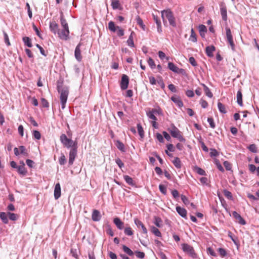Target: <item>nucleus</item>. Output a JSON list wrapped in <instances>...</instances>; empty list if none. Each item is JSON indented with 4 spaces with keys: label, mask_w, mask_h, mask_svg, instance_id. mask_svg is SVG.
Wrapping results in <instances>:
<instances>
[{
    "label": "nucleus",
    "mask_w": 259,
    "mask_h": 259,
    "mask_svg": "<svg viewBox=\"0 0 259 259\" xmlns=\"http://www.w3.org/2000/svg\"><path fill=\"white\" fill-rule=\"evenodd\" d=\"M161 17L163 19V21L164 23L165 18H166L170 25L173 27L176 26L175 18L172 12L169 9L164 10L161 11Z\"/></svg>",
    "instance_id": "f257e3e1"
},
{
    "label": "nucleus",
    "mask_w": 259,
    "mask_h": 259,
    "mask_svg": "<svg viewBox=\"0 0 259 259\" xmlns=\"http://www.w3.org/2000/svg\"><path fill=\"white\" fill-rule=\"evenodd\" d=\"M60 141L62 144L67 148H73L77 147V142L73 141L67 138L65 134H62L60 136Z\"/></svg>",
    "instance_id": "f03ea898"
},
{
    "label": "nucleus",
    "mask_w": 259,
    "mask_h": 259,
    "mask_svg": "<svg viewBox=\"0 0 259 259\" xmlns=\"http://www.w3.org/2000/svg\"><path fill=\"white\" fill-rule=\"evenodd\" d=\"M58 92L60 94V99L61 104V108L62 109H64L66 106L69 91L67 88H63L61 89L58 88Z\"/></svg>",
    "instance_id": "7ed1b4c3"
},
{
    "label": "nucleus",
    "mask_w": 259,
    "mask_h": 259,
    "mask_svg": "<svg viewBox=\"0 0 259 259\" xmlns=\"http://www.w3.org/2000/svg\"><path fill=\"white\" fill-rule=\"evenodd\" d=\"M168 131L170 133L172 137L177 138L181 142L184 141V139L181 135L180 131L175 125H172L169 127Z\"/></svg>",
    "instance_id": "20e7f679"
},
{
    "label": "nucleus",
    "mask_w": 259,
    "mask_h": 259,
    "mask_svg": "<svg viewBox=\"0 0 259 259\" xmlns=\"http://www.w3.org/2000/svg\"><path fill=\"white\" fill-rule=\"evenodd\" d=\"M108 28L111 32H115L117 31V34L118 36L124 35V32L123 29L118 26H116L113 21H110L108 23Z\"/></svg>",
    "instance_id": "39448f33"
},
{
    "label": "nucleus",
    "mask_w": 259,
    "mask_h": 259,
    "mask_svg": "<svg viewBox=\"0 0 259 259\" xmlns=\"http://www.w3.org/2000/svg\"><path fill=\"white\" fill-rule=\"evenodd\" d=\"M226 32L227 41L230 44L231 49L233 51H234L235 46L233 41V36L232 35L230 29L228 27H226Z\"/></svg>",
    "instance_id": "423d86ee"
},
{
    "label": "nucleus",
    "mask_w": 259,
    "mask_h": 259,
    "mask_svg": "<svg viewBox=\"0 0 259 259\" xmlns=\"http://www.w3.org/2000/svg\"><path fill=\"white\" fill-rule=\"evenodd\" d=\"M59 37L62 39L67 40L69 38V28H62V30H59L57 33Z\"/></svg>",
    "instance_id": "0eeeda50"
},
{
    "label": "nucleus",
    "mask_w": 259,
    "mask_h": 259,
    "mask_svg": "<svg viewBox=\"0 0 259 259\" xmlns=\"http://www.w3.org/2000/svg\"><path fill=\"white\" fill-rule=\"evenodd\" d=\"M182 249L187 254L192 257H194V250L193 247L187 244L184 243L182 244Z\"/></svg>",
    "instance_id": "6e6552de"
},
{
    "label": "nucleus",
    "mask_w": 259,
    "mask_h": 259,
    "mask_svg": "<svg viewBox=\"0 0 259 259\" xmlns=\"http://www.w3.org/2000/svg\"><path fill=\"white\" fill-rule=\"evenodd\" d=\"M77 147L71 148L69 152V165H71L73 164L74 159L77 155Z\"/></svg>",
    "instance_id": "1a4fd4ad"
},
{
    "label": "nucleus",
    "mask_w": 259,
    "mask_h": 259,
    "mask_svg": "<svg viewBox=\"0 0 259 259\" xmlns=\"http://www.w3.org/2000/svg\"><path fill=\"white\" fill-rule=\"evenodd\" d=\"M128 77L125 74H123L121 76V79L120 83L121 89L122 90H126L128 88Z\"/></svg>",
    "instance_id": "9d476101"
},
{
    "label": "nucleus",
    "mask_w": 259,
    "mask_h": 259,
    "mask_svg": "<svg viewBox=\"0 0 259 259\" xmlns=\"http://www.w3.org/2000/svg\"><path fill=\"white\" fill-rule=\"evenodd\" d=\"M233 217L237 220V222L242 225L246 224L245 221L242 218V217L236 211H233L232 213Z\"/></svg>",
    "instance_id": "9b49d317"
},
{
    "label": "nucleus",
    "mask_w": 259,
    "mask_h": 259,
    "mask_svg": "<svg viewBox=\"0 0 259 259\" xmlns=\"http://www.w3.org/2000/svg\"><path fill=\"white\" fill-rule=\"evenodd\" d=\"M80 44L77 45L75 49L74 55L76 59L80 62L82 60V56L81 55V51L80 49Z\"/></svg>",
    "instance_id": "f8f14e48"
},
{
    "label": "nucleus",
    "mask_w": 259,
    "mask_h": 259,
    "mask_svg": "<svg viewBox=\"0 0 259 259\" xmlns=\"http://www.w3.org/2000/svg\"><path fill=\"white\" fill-rule=\"evenodd\" d=\"M50 29L53 33L56 34L59 30V25L55 21L51 22L50 23Z\"/></svg>",
    "instance_id": "ddd939ff"
},
{
    "label": "nucleus",
    "mask_w": 259,
    "mask_h": 259,
    "mask_svg": "<svg viewBox=\"0 0 259 259\" xmlns=\"http://www.w3.org/2000/svg\"><path fill=\"white\" fill-rule=\"evenodd\" d=\"M61 196V186L60 184L57 183L54 189V197L56 200L59 199Z\"/></svg>",
    "instance_id": "4468645a"
},
{
    "label": "nucleus",
    "mask_w": 259,
    "mask_h": 259,
    "mask_svg": "<svg viewBox=\"0 0 259 259\" xmlns=\"http://www.w3.org/2000/svg\"><path fill=\"white\" fill-rule=\"evenodd\" d=\"M220 12L222 16V19L226 21L227 20V8L224 5H221L220 6Z\"/></svg>",
    "instance_id": "2eb2a0df"
},
{
    "label": "nucleus",
    "mask_w": 259,
    "mask_h": 259,
    "mask_svg": "<svg viewBox=\"0 0 259 259\" xmlns=\"http://www.w3.org/2000/svg\"><path fill=\"white\" fill-rule=\"evenodd\" d=\"M92 219L95 222H98L101 219V215L99 210L95 209L92 214Z\"/></svg>",
    "instance_id": "dca6fc26"
},
{
    "label": "nucleus",
    "mask_w": 259,
    "mask_h": 259,
    "mask_svg": "<svg viewBox=\"0 0 259 259\" xmlns=\"http://www.w3.org/2000/svg\"><path fill=\"white\" fill-rule=\"evenodd\" d=\"M134 222H135V224H136V225L138 228H140V227L141 228L143 233L147 234V229L141 221H140L138 219H135L134 220Z\"/></svg>",
    "instance_id": "f3484780"
},
{
    "label": "nucleus",
    "mask_w": 259,
    "mask_h": 259,
    "mask_svg": "<svg viewBox=\"0 0 259 259\" xmlns=\"http://www.w3.org/2000/svg\"><path fill=\"white\" fill-rule=\"evenodd\" d=\"M113 223L116 225L117 228L119 230H122L124 228V223L122 222L119 218H115L113 220Z\"/></svg>",
    "instance_id": "a211bd4d"
},
{
    "label": "nucleus",
    "mask_w": 259,
    "mask_h": 259,
    "mask_svg": "<svg viewBox=\"0 0 259 259\" xmlns=\"http://www.w3.org/2000/svg\"><path fill=\"white\" fill-rule=\"evenodd\" d=\"M176 210L180 215L183 218H185L187 215L186 210L179 206L176 207Z\"/></svg>",
    "instance_id": "6ab92c4d"
},
{
    "label": "nucleus",
    "mask_w": 259,
    "mask_h": 259,
    "mask_svg": "<svg viewBox=\"0 0 259 259\" xmlns=\"http://www.w3.org/2000/svg\"><path fill=\"white\" fill-rule=\"evenodd\" d=\"M18 172L23 176H25L27 173V170L25 167V164L24 162H22V165L18 166L17 168Z\"/></svg>",
    "instance_id": "aec40b11"
},
{
    "label": "nucleus",
    "mask_w": 259,
    "mask_h": 259,
    "mask_svg": "<svg viewBox=\"0 0 259 259\" xmlns=\"http://www.w3.org/2000/svg\"><path fill=\"white\" fill-rule=\"evenodd\" d=\"M171 100L172 102H174L177 106L179 107H181L183 106V103L182 101L177 96H172L171 98Z\"/></svg>",
    "instance_id": "412c9836"
},
{
    "label": "nucleus",
    "mask_w": 259,
    "mask_h": 259,
    "mask_svg": "<svg viewBox=\"0 0 259 259\" xmlns=\"http://www.w3.org/2000/svg\"><path fill=\"white\" fill-rule=\"evenodd\" d=\"M200 35L202 37H204L207 31L206 27L204 25H200L198 26Z\"/></svg>",
    "instance_id": "4be33fe9"
},
{
    "label": "nucleus",
    "mask_w": 259,
    "mask_h": 259,
    "mask_svg": "<svg viewBox=\"0 0 259 259\" xmlns=\"http://www.w3.org/2000/svg\"><path fill=\"white\" fill-rule=\"evenodd\" d=\"M237 102L240 106H243L242 94L241 90H239L237 93Z\"/></svg>",
    "instance_id": "5701e85b"
},
{
    "label": "nucleus",
    "mask_w": 259,
    "mask_h": 259,
    "mask_svg": "<svg viewBox=\"0 0 259 259\" xmlns=\"http://www.w3.org/2000/svg\"><path fill=\"white\" fill-rule=\"evenodd\" d=\"M8 217H9L8 213H6V212H1L0 213V219H1L2 222L5 224H7L9 222Z\"/></svg>",
    "instance_id": "b1692460"
},
{
    "label": "nucleus",
    "mask_w": 259,
    "mask_h": 259,
    "mask_svg": "<svg viewBox=\"0 0 259 259\" xmlns=\"http://www.w3.org/2000/svg\"><path fill=\"white\" fill-rule=\"evenodd\" d=\"M60 23L61 25L63 28H69L68 23L65 20V19L64 18V16L62 14V13H61L60 16Z\"/></svg>",
    "instance_id": "393cba45"
},
{
    "label": "nucleus",
    "mask_w": 259,
    "mask_h": 259,
    "mask_svg": "<svg viewBox=\"0 0 259 259\" xmlns=\"http://www.w3.org/2000/svg\"><path fill=\"white\" fill-rule=\"evenodd\" d=\"M215 48L213 46L207 47L206 48V53L208 56L211 57L213 56L212 53L214 51Z\"/></svg>",
    "instance_id": "a878e982"
},
{
    "label": "nucleus",
    "mask_w": 259,
    "mask_h": 259,
    "mask_svg": "<svg viewBox=\"0 0 259 259\" xmlns=\"http://www.w3.org/2000/svg\"><path fill=\"white\" fill-rule=\"evenodd\" d=\"M115 145L117 148L121 152H124L125 151L124 145L121 141H117Z\"/></svg>",
    "instance_id": "bb28decb"
},
{
    "label": "nucleus",
    "mask_w": 259,
    "mask_h": 259,
    "mask_svg": "<svg viewBox=\"0 0 259 259\" xmlns=\"http://www.w3.org/2000/svg\"><path fill=\"white\" fill-rule=\"evenodd\" d=\"M22 40L25 45L27 46L29 48L32 47V45L31 44V40L29 37L27 36L23 37Z\"/></svg>",
    "instance_id": "cd10ccee"
},
{
    "label": "nucleus",
    "mask_w": 259,
    "mask_h": 259,
    "mask_svg": "<svg viewBox=\"0 0 259 259\" xmlns=\"http://www.w3.org/2000/svg\"><path fill=\"white\" fill-rule=\"evenodd\" d=\"M168 68L174 72L178 73L179 72V69L172 62L168 63Z\"/></svg>",
    "instance_id": "c85d7f7f"
},
{
    "label": "nucleus",
    "mask_w": 259,
    "mask_h": 259,
    "mask_svg": "<svg viewBox=\"0 0 259 259\" xmlns=\"http://www.w3.org/2000/svg\"><path fill=\"white\" fill-rule=\"evenodd\" d=\"M134 34V32H132L130 35L126 42L127 45L130 47H134V43L133 41V35Z\"/></svg>",
    "instance_id": "c756f323"
},
{
    "label": "nucleus",
    "mask_w": 259,
    "mask_h": 259,
    "mask_svg": "<svg viewBox=\"0 0 259 259\" xmlns=\"http://www.w3.org/2000/svg\"><path fill=\"white\" fill-rule=\"evenodd\" d=\"M123 178L124 181L126 182L127 184L131 186H134V183L133 179L127 175H125L123 176Z\"/></svg>",
    "instance_id": "7c9ffc66"
},
{
    "label": "nucleus",
    "mask_w": 259,
    "mask_h": 259,
    "mask_svg": "<svg viewBox=\"0 0 259 259\" xmlns=\"http://www.w3.org/2000/svg\"><path fill=\"white\" fill-rule=\"evenodd\" d=\"M122 249L124 252L127 253L128 255L132 256L134 255V252L126 245H122Z\"/></svg>",
    "instance_id": "2f4dec72"
},
{
    "label": "nucleus",
    "mask_w": 259,
    "mask_h": 259,
    "mask_svg": "<svg viewBox=\"0 0 259 259\" xmlns=\"http://www.w3.org/2000/svg\"><path fill=\"white\" fill-rule=\"evenodd\" d=\"M111 6L113 9H117L120 7V3L118 0H111Z\"/></svg>",
    "instance_id": "473e14b6"
},
{
    "label": "nucleus",
    "mask_w": 259,
    "mask_h": 259,
    "mask_svg": "<svg viewBox=\"0 0 259 259\" xmlns=\"http://www.w3.org/2000/svg\"><path fill=\"white\" fill-rule=\"evenodd\" d=\"M195 172H196L198 174L201 176H206V173L204 169L197 166H195Z\"/></svg>",
    "instance_id": "72a5a7b5"
},
{
    "label": "nucleus",
    "mask_w": 259,
    "mask_h": 259,
    "mask_svg": "<svg viewBox=\"0 0 259 259\" xmlns=\"http://www.w3.org/2000/svg\"><path fill=\"white\" fill-rule=\"evenodd\" d=\"M218 107L220 112L222 113H226L227 112L225 106L222 103L220 102L218 103Z\"/></svg>",
    "instance_id": "f704fd0d"
},
{
    "label": "nucleus",
    "mask_w": 259,
    "mask_h": 259,
    "mask_svg": "<svg viewBox=\"0 0 259 259\" xmlns=\"http://www.w3.org/2000/svg\"><path fill=\"white\" fill-rule=\"evenodd\" d=\"M137 129L140 137L143 138L144 136V132L141 124L139 123L137 124Z\"/></svg>",
    "instance_id": "c9c22d12"
},
{
    "label": "nucleus",
    "mask_w": 259,
    "mask_h": 259,
    "mask_svg": "<svg viewBox=\"0 0 259 259\" xmlns=\"http://www.w3.org/2000/svg\"><path fill=\"white\" fill-rule=\"evenodd\" d=\"M151 231L157 237H161V234L160 231L156 227H152L151 228Z\"/></svg>",
    "instance_id": "e433bc0d"
},
{
    "label": "nucleus",
    "mask_w": 259,
    "mask_h": 259,
    "mask_svg": "<svg viewBox=\"0 0 259 259\" xmlns=\"http://www.w3.org/2000/svg\"><path fill=\"white\" fill-rule=\"evenodd\" d=\"M172 163L174 165L178 168H179L181 167V161L178 157H176L172 161Z\"/></svg>",
    "instance_id": "4c0bfd02"
},
{
    "label": "nucleus",
    "mask_w": 259,
    "mask_h": 259,
    "mask_svg": "<svg viewBox=\"0 0 259 259\" xmlns=\"http://www.w3.org/2000/svg\"><path fill=\"white\" fill-rule=\"evenodd\" d=\"M8 217L10 220L12 221H16L18 218V214L14 213H11L10 212H8Z\"/></svg>",
    "instance_id": "58836bf2"
},
{
    "label": "nucleus",
    "mask_w": 259,
    "mask_h": 259,
    "mask_svg": "<svg viewBox=\"0 0 259 259\" xmlns=\"http://www.w3.org/2000/svg\"><path fill=\"white\" fill-rule=\"evenodd\" d=\"M203 87L206 95L209 98H211L212 97V94L211 93L208 88L204 84H203Z\"/></svg>",
    "instance_id": "ea45409f"
},
{
    "label": "nucleus",
    "mask_w": 259,
    "mask_h": 259,
    "mask_svg": "<svg viewBox=\"0 0 259 259\" xmlns=\"http://www.w3.org/2000/svg\"><path fill=\"white\" fill-rule=\"evenodd\" d=\"M181 200H182L183 203L186 205H188L190 204V202L188 199L185 195H181ZM190 204L191 206H194L193 203H191Z\"/></svg>",
    "instance_id": "a19ab883"
},
{
    "label": "nucleus",
    "mask_w": 259,
    "mask_h": 259,
    "mask_svg": "<svg viewBox=\"0 0 259 259\" xmlns=\"http://www.w3.org/2000/svg\"><path fill=\"white\" fill-rule=\"evenodd\" d=\"M19 149L20 150L21 154H23L25 156H28V153L27 152V150L24 146H20L19 147Z\"/></svg>",
    "instance_id": "79ce46f5"
},
{
    "label": "nucleus",
    "mask_w": 259,
    "mask_h": 259,
    "mask_svg": "<svg viewBox=\"0 0 259 259\" xmlns=\"http://www.w3.org/2000/svg\"><path fill=\"white\" fill-rule=\"evenodd\" d=\"M147 62L149 66L150 67L151 69H154L155 68L156 65L154 63V60L151 58H149Z\"/></svg>",
    "instance_id": "37998d69"
},
{
    "label": "nucleus",
    "mask_w": 259,
    "mask_h": 259,
    "mask_svg": "<svg viewBox=\"0 0 259 259\" xmlns=\"http://www.w3.org/2000/svg\"><path fill=\"white\" fill-rule=\"evenodd\" d=\"M124 233L127 236H132L133 234V231L131 227H126L124 229Z\"/></svg>",
    "instance_id": "c03bdc74"
},
{
    "label": "nucleus",
    "mask_w": 259,
    "mask_h": 259,
    "mask_svg": "<svg viewBox=\"0 0 259 259\" xmlns=\"http://www.w3.org/2000/svg\"><path fill=\"white\" fill-rule=\"evenodd\" d=\"M162 222L161 219L159 217H155L154 223L157 227H161V223Z\"/></svg>",
    "instance_id": "a18cd8bd"
},
{
    "label": "nucleus",
    "mask_w": 259,
    "mask_h": 259,
    "mask_svg": "<svg viewBox=\"0 0 259 259\" xmlns=\"http://www.w3.org/2000/svg\"><path fill=\"white\" fill-rule=\"evenodd\" d=\"M66 162V159L63 154H61V157L59 159V163L60 165H64Z\"/></svg>",
    "instance_id": "49530a36"
},
{
    "label": "nucleus",
    "mask_w": 259,
    "mask_h": 259,
    "mask_svg": "<svg viewBox=\"0 0 259 259\" xmlns=\"http://www.w3.org/2000/svg\"><path fill=\"white\" fill-rule=\"evenodd\" d=\"M159 189L160 191L163 194H164V195H166V194L167 190H166V186H165L164 185H163L162 184H160L159 185Z\"/></svg>",
    "instance_id": "de8ad7c7"
},
{
    "label": "nucleus",
    "mask_w": 259,
    "mask_h": 259,
    "mask_svg": "<svg viewBox=\"0 0 259 259\" xmlns=\"http://www.w3.org/2000/svg\"><path fill=\"white\" fill-rule=\"evenodd\" d=\"M199 180L202 185H207L208 184V180L206 177H201Z\"/></svg>",
    "instance_id": "09e8293b"
},
{
    "label": "nucleus",
    "mask_w": 259,
    "mask_h": 259,
    "mask_svg": "<svg viewBox=\"0 0 259 259\" xmlns=\"http://www.w3.org/2000/svg\"><path fill=\"white\" fill-rule=\"evenodd\" d=\"M248 149L251 152L253 153H256L257 152V148L256 147V145L254 144L250 145L248 147Z\"/></svg>",
    "instance_id": "8fccbe9b"
},
{
    "label": "nucleus",
    "mask_w": 259,
    "mask_h": 259,
    "mask_svg": "<svg viewBox=\"0 0 259 259\" xmlns=\"http://www.w3.org/2000/svg\"><path fill=\"white\" fill-rule=\"evenodd\" d=\"M209 155L211 157H217L219 155V152L214 149H210Z\"/></svg>",
    "instance_id": "3c124183"
},
{
    "label": "nucleus",
    "mask_w": 259,
    "mask_h": 259,
    "mask_svg": "<svg viewBox=\"0 0 259 259\" xmlns=\"http://www.w3.org/2000/svg\"><path fill=\"white\" fill-rule=\"evenodd\" d=\"M147 115L149 117V118L155 121L157 120V118L154 115V114H153V112L149 111L147 113Z\"/></svg>",
    "instance_id": "603ef678"
},
{
    "label": "nucleus",
    "mask_w": 259,
    "mask_h": 259,
    "mask_svg": "<svg viewBox=\"0 0 259 259\" xmlns=\"http://www.w3.org/2000/svg\"><path fill=\"white\" fill-rule=\"evenodd\" d=\"M135 254L136 256L138 258L142 259L145 257V253L143 252L140 251H136Z\"/></svg>",
    "instance_id": "864d4df0"
},
{
    "label": "nucleus",
    "mask_w": 259,
    "mask_h": 259,
    "mask_svg": "<svg viewBox=\"0 0 259 259\" xmlns=\"http://www.w3.org/2000/svg\"><path fill=\"white\" fill-rule=\"evenodd\" d=\"M215 163L219 170L222 172L224 171V169L218 160H215Z\"/></svg>",
    "instance_id": "5fc2aeb1"
},
{
    "label": "nucleus",
    "mask_w": 259,
    "mask_h": 259,
    "mask_svg": "<svg viewBox=\"0 0 259 259\" xmlns=\"http://www.w3.org/2000/svg\"><path fill=\"white\" fill-rule=\"evenodd\" d=\"M115 162L120 168H122L124 167V163L119 158H117L115 159Z\"/></svg>",
    "instance_id": "6e6d98bb"
},
{
    "label": "nucleus",
    "mask_w": 259,
    "mask_h": 259,
    "mask_svg": "<svg viewBox=\"0 0 259 259\" xmlns=\"http://www.w3.org/2000/svg\"><path fill=\"white\" fill-rule=\"evenodd\" d=\"M33 136L37 140H39L41 138L40 133L36 130L33 131Z\"/></svg>",
    "instance_id": "4d7b16f0"
},
{
    "label": "nucleus",
    "mask_w": 259,
    "mask_h": 259,
    "mask_svg": "<svg viewBox=\"0 0 259 259\" xmlns=\"http://www.w3.org/2000/svg\"><path fill=\"white\" fill-rule=\"evenodd\" d=\"M207 252L212 256H216L217 254L213 249L211 247H208L207 248Z\"/></svg>",
    "instance_id": "13d9d810"
},
{
    "label": "nucleus",
    "mask_w": 259,
    "mask_h": 259,
    "mask_svg": "<svg viewBox=\"0 0 259 259\" xmlns=\"http://www.w3.org/2000/svg\"><path fill=\"white\" fill-rule=\"evenodd\" d=\"M224 194L227 198L229 199H231L232 198V193L227 190H224Z\"/></svg>",
    "instance_id": "bf43d9fd"
},
{
    "label": "nucleus",
    "mask_w": 259,
    "mask_h": 259,
    "mask_svg": "<svg viewBox=\"0 0 259 259\" xmlns=\"http://www.w3.org/2000/svg\"><path fill=\"white\" fill-rule=\"evenodd\" d=\"M207 121L209 123V125L211 128H214L215 127V124L214 122L213 119L212 118H211V117L208 118Z\"/></svg>",
    "instance_id": "052dcab7"
},
{
    "label": "nucleus",
    "mask_w": 259,
    "mask_h": 259,
    "mask_svg": "<svg viewBox=\"0 0 259 259\" xmlns=\"http://www.w3.org/2000/svg\"><path fill=\"white\" fill-rule=\"evenodd\" d=\"M136 21H137V24L138 25H139L140 26H141L144 29V27L145 26V25L143 24V20L139 16L137 17Z\"/></svg>",
    "instance_id": "680f3d73"
},
{
    "label": "nucleus",
    "mask_w": 259,
    "mask_h": 259,
    "mask_svg": "<svg viewBox=\"0 0 259 259\" xmlns=\"http://www.w3.org/2000/svg\"><path fill=\"white\" fill-rule=\"evenodd\" d=\"M36 47L39 50L40 54L44 56H46L47 55L45 53V51L44 49L38 44H36Z\"/></svg>",
    "instance_id": "e2e57ef3"
},
{
    "label": "nucleus",
    "mask_w": 259,
    "mask_h": 259,
    "mask_svg": "<svg viewBox=\"0 0 259 259\" xmlns=\"http://www.w3.org/2000/svg\"><path fill=\"white\" fill-rule=\"evenodd\" d=\"M171 194L174 198L176 199L179 197V192L177 190H174L171 191Z\"/></svg>",
    "instance_id": "0e129e2a"
},
{
    "label": "nucleus",
    "mask_w": 259,
    "mask_h": 259,
    "mask_svg": "<svg viewBox=\"0 0 259 259\" xmlns=\"http://www.w3.org/2000/svg\"><path fill=\"white\" fill-rule=\"evenodd\" d=\"M218 251L221 256L224 257L226 255V254H227L226 251L224 248H219L218 249Z\"/></svg>",
    "instance_id": "69168bd1"
},
{
    "label": "nucleus",
    "mask_w": 259,
    "mask_h": 259,
    "mask_svg": "<svg viewBox=\"0 0 259 259\" xmlns=\"http://www.w3.org/2000/svg\"><path fill=\"white\" fill-rule=\"evenodd\" d=\"M41 104H42V107H46V108H47L49 107V104L47 100H46L44 98H42L41 100Z\"/></svg>",
    "instance_id": "338daca9"
},
{
    "label": "nucleus",
    "mask_w": 259,
    "mask_h": 259,
    "mask_svg": "<svg viewBox=\"0 0 259 259\" xmlns=\"http://www.w3.org/2000/svg\"><path fill=\"white\" fill-rule=\"evenodd\" d=\"M249 170L251 173H254L256 169V167L253 164H250L248 165Z\"/></svg>",
    "instance_id": "774afa93"
}]
</instances>
